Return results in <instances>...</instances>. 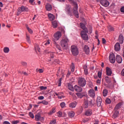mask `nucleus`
I'll return each instance as SVG.
<instances>
[{"mask_svg": "<svg viewBox=\"0 0 124 124\" xmlns=\"http://www.w3.org/2000/svg\"><path fill=\"white\" fill-rule=\"evenodd\" d=\"M89 31L86 29L85 31H81L80 32L81 36L83 40H89V36L88 35Z\"/></svg>", "mask_w": 124, "mask_h": 124, "instance_id": "nucleus-1", "label": "nucleus"}, {"mask_svg": "<svg viewBox=\"0 0 124 124\" xmlns=\"http://www.w3.org/2000/svg\"><path fill=\"white\" fill-rule=\"evenodd\" d=\"M61 37H62V32L58 31L54 34L52 41H53V42L58 41Z\"/></svg>", "mask_w": 124, "mask_h": 124, "instance_id": "nucleus-2", "label": "nucleus"}, {"mask_svg": "<svg viewBox=\"0 0 124 124\" xmlns=\"http://www.w3.org/2000/svg\"><path fill=\"white\" fill-rule=\"evenodd\" d=\"M71 51L73 56H77L79 54V50L78 48L76 46H71Z\"/></svg>", "mask_w": 124, "mask_h": 124, "instance_id": "nucleus-3", "label": "nucleus"}, {"mask_svg": "<svg viewBox=\"0 0 124 124\" xmlns=\"http://www.w3.org/2000/svg\"><path fill=\"white\" fill-rule=\"evenodd\" d=\"M60 43L63 49H66L67 48V45H68V39H63L61 41Z\"/></svg>", "mask_w": 124, "mask_h": 124, "instance_id": "nucleus-4", "label": "nucleus"}, {"mask_svg": "<svg viewBox=\"0 0 124 124\" xmlns=\"http://www.w3.org/2000/svg\"><path fill=\"white\" fill-rule=\"evenodd\" d=\"M78 85L81 87H85L87 84L86 79L83 78H79L78 79Z\"/></svg>", "mask_w": 124, "mask_h": 124, "instance_id": "nucleus-5", "label": "nucleus"}, {"mask_svg": "<svg viewBox=\"0 0 124 124\" xmlns=\"http://www.w3.org/2000/svg\"><path fill=\"white\" fill-rule=\"evenodd\" d=\"M74 14L76 18H79V13H78V4L75 3V6L73 9Z\"/></svg>", "mask_w": 124, "mask_h": 124, "instance_id": "nucleus-6", "label": "nucleus"}, {"mask_svg": "<svg viewBox=\"0 0 124 124\" xmlns=\"http://www.w3.org/2000/svg\"><path fill=\"white\" fill-rule=\"evenodd\" d=\"M28 11H29V8L24 6H22L19 7L18 9V12L19 14L22 13V12H28Z\"/></svg>", "mask_w": 124, "mask_h": 124, "instance_id": "nucleus-7", "label": "nucleus"}, {"mask_svg": "<svg viewBox=\"0 0 124 124\" xmlns=\"http://www.w3.org/2000/svg\"><path fill=\"white\" fill-rule=\"evenodd\" d=\"M109 62L111 63H115V62H116V58H115V55L113 53L109 55Z\"/></svg>", "mask_w": 124, "mask_h": 124, "instance_id": "nucleus-8", "label": "nucleus"}, {"mask_svg": "<svg viewBox=\"0 0 124 124\" xmlns=\"http://www.w3.org/2000/svg\"><path fill=\"white\" fill-rule=\"evenodd\" d=\"M35 120L36 122L40 121L43 122L44 121V118L43 117H41L40 114H37L35 116Z\"/></svg>", "mask_w": 124, "mask_h": 124, "instance_id": "nucleus-9", "label": "nucleus"}, {"mask_svg": "<svg viewBox=\"0 0 124 124\" xmlns=\"http://www.w3.org/2000/svg\"><path fill=\"white\" fill-rule=\"evenodd\" d=\"M101 4L103 5V6L107 7V6H109L110 3H109V1H108L107 0H101Z\"/></svg>", "mask_w": 124, "mask_h": 124, "instance_id": "nucleus-10", "label": "nucleus"}, {"mask_svg": "<svg viewBox=\"0 0 124 124\" xmlns=\"http://www.w3.org/2000/svg\"><path fill=\"white\" fill-rule=\"evenodd\" d=\"M88 94L91 97H94L95 96V93H94V90L93 89H90L88 92Z\"/></svg>", "mask_w": 124, "mask_h": 124, "instance_id": "nucleus-11", "label": "nucleus"}, {"mask_svg": "<svg viewBox=\"0 0 124 124\" xmlns=\"http://www.w3.org/2000/svg\"><path fill=\"white\" fill-rule=\"evenodd\" d=\"M101 103H102V99L100 96L97 97V106L98 107H100L101 106Z\"/></svg>", "mask_w": 124, "mask_h": 124, "instance_id": "nucleus-12", "label": "nucleus"}, {"mask_svg": "<svg viewBox=\"0 0 124 124\" xmlns=\"http://www.w3.org/2000/svg\"><path fill=\"white\" fill-rule=\"evenodd\" d=\"M116 60L118 63H122V62H123V58L120 55H117L116 56Z\"/></svg>", "mask_w": 124, "mask_h": 124, "instance_id": "nucleus-13", "label": "nucleus"}, {"mask_svg": "<svg viewBox=\"0 0 124 124\" xmlns=\"http://www.w3.org/2000/svg\"><path fill=\"white\" fill-rule=\"evenodd\" d=\"M75 90L76 91H77L78 93H81L83 91V88L82 87L78 86V85H75Z\"/></svg>", "mask_w": 124, "mask_h": 124, "instance_id": "nucleus-14", "label": "nucleus"}, {"mask_svg": "<svg viewBox=\"0 0 124 124\" xmlns=\"http://www.w3.org/2000/svg\"><path fill=\"white\" fill-rule=\"evenodd\" d=\"M114 49L115 51H117V52H119V51L121 50V45H120V43H116L114 46Z\"/></svg>", "mask_w": 124, "mask_h": 124, "instance_id": "nucleus-15", "label": "nucleus"}, {"mask_svg": "<svg viewBox=\"0 0 124 124\" xmlns=\"http://www.w3.org/2000/svg\"><path fill=\"white\" fill-rule=\"evenodd\" d=\"M106 73L108 76H111L112 75V70L110 68L107 67L106 68Z\"/></svg>", "mask_w": 124, "mask_h": 124, "instance_id": "nucleus-16", "label": "nucleus"}, {"mask_svg": "<svg viewBox=\"0 0 124 124\" xmlns=\"http://www.w3.org/2000/svg\"><path fill=\"white\" fill-rule=\"evenodd\" d=\"M84 50L87 55H89L90 54V47L88 46H85L84 48Z\"/></svg>", "mask_w": 124, "mask_h": 124, "instance_id": "nucleus-17", "label": "nucleus"}, {"mask_svg": "<svg viewBox=\"0 0 124 124\" xmlns=\"http://www.w3.org/2000/svg\"><path fill=\"white\" fill-rule=\"evenodd\" d=\"M46 8L47 11H51V10H52V5L47 3L46 6Z\"/></svg>", "mask_w": 124, "mask_h": 124, "instance_id": "nucleus-18", "label": "nucleus"}, {"mask_svg": "<svg viewBox=\"0 0 124 124\" xmlns=\"http://www.w3.org/2000/svg\"><path fill=\"white\" fill-rule=\"evenodd\" d=\"M77 105V103L76 102H74L69 104V106L70 108H75Z\"/></svg>", "mask_w": 124, "mask_h": 124, "instance_id": "nucleus-19", "label": "nucleus"}, {"mask_svg": "<svg viewBox=\"0 0 124 124\" xmlns=\"http://www.w3.org/2000/svg\"><path fill=\"white\" fill-rule=\"evenodd\" d=\"M48 18L50 21H54L55 20V16L51 14H48Z\"/></svg>", "mask_w": 124, "mask_h": 124, "instance_id": "nucleus-20", "label": "nucleus"}, {"mask_svg": "<svg viewBox=\"0 0 124 124\" xmlns=\"http://www.w3.org/2000/svg\"><path fill=\"white\" fill-rule=\"evenodd\" d=\"M123 105V103H118L115 107L114 110L117 111L118 109H120L121 108V106Z\"/></svg>", "mask_w": 124, "mask_h": 124, "instance_id": "nucleus-21", "label": "nucleus"}, {"mask_svg": "<svg viewBox=\"0 0 124 124\" xmlns=\"http://www.w3.org/2000/svg\"><path fill=\"white\" fill-rule=\"evenodd\" d=\"M93 114V111L92 109H88L85 111V114L86 116H91Z\"/></svg>", "mask_w": 124, "mask_h": 124, "instance_id": "nucleus-22", "label": "nucleus"}, {"mask_svg": "<svg viewBox=\"0 0 124 124\" xmlns=\"http://www.w3.org/2000/svg\"><path fill=\"white\" fill-rule=\"evenodd\" d=\"M119 41L121 44L124 43V36L123 35L121 34L119 35Z\"/></svg>", "mask_w": 124, "mask_h": 124, "instance_id": "nucleus-23", "label": "nucleus"}, {"mask_svg": "<svg viewBox=\"0 0 124 124\" xmlns=\"http://www.w3.org/2000/svg\"><path fill=\"white\" fill-rule=\"evenodd\" d=\"M46 53H47V54H49L50 56V58L51 59H53L54 58V53L53 52H51L50 51H49V50L48 49H46L45 50Z\"/></svg>", "mask_w": 124, "mask_h": 124, "instance_id": "nucleus-24", "label": "nucleus"}, {"mask_svg": "<svg viewBox=\"0 0 124 124\" xmlns=\"http://www.w3.org/2000/svg\"><path fill=\"white\" fill-rule=\"evenodd\" d=\"M83 69L84 71V74H85V75H88L89 73L88 72V67L87 65H85L83 66Z\"/></svg>", "mask_w": 124, "mask_h": 124, "instance_id": "nucleus-25", "label": "nucleus"}, {"mask_svg": "<svg viewBox=\"0 0 124 124\" xmlns=\"http://www.w3.org/2000/svg\"><path fill=\"white\" fill-rule=\"evenodd\" d=\"M52 23L53 28H54V29H56V28L58 27V21H53Z\"/></svg>", "mask_w": 124, "mask_h": 124, "instance_id": "nucleus-26", "label": "nucleus"}, {"mask_svg": "<svg viewBox=\"0 0 124 124\" xmlns=\"http://www.w3.org/2000/svg\"><path fill=\"white\" fill-rule=\"evenodd\" d=\"M68 116L70 118H73L75 116V113L74 111H71L68 113Z\"/></svg>", "mask_w": 124, "mask_h": 124, "instance_id": "nucleus-27", "label": "nucleus"}, {"mask_svg": "<svg viewBox=\"0 0 124 124\" xmlns=\"http://www.w3.org/2000/svg\"><path fill=\"white\" fill-rule=\"evenodd\" d=\"M26 29L28 31L29 33H32L33 32V31H32V30H31V29L30 28V27H29V25H26Z\"/></svg>", "mask_w": 124, "mask_h": 124, "instance_id": "nucleus-28", "label": "nucleus"}, {"mask_svg": "<svg viewBox=\"0 0 124 124\" xmlns=\"http://www.w3.org/2000/svg\"><path fill=\"white\" fill-rule=\"evenodd\" d=\"M107 94H108V90H107V89H104L103 91V96H107Z\"/></svg>", "mask_w": 124, "mask_h": 124, "instance_id": "nucleus-29", "label": "nucleus"}, {"mask_svg": "<svg viewBox=\"0 0 124 124\" xmlns=\"http://www.w3.org/2000/svg\"><path fill=\"white\" fill-rule=\"evenodd\" d=\"M80 26L81 29H82V30H84L83 31H85L86 30H87V28H86V26H85V24H84L83 23H80Z\"/></svg>", "mask_w": 124, "mask_h": 124, "instance_id": "nucleus-30", "label": "nucleus"}, {"mask_svg": "<svg viewBox=\"0 0 124 124\" xmlns=\"http://www.w3.org/2000/svg\"><path fill=\"white\" fill-rule=\"evenodd\" d=\"M68 89L70 90V91H71L72 92H74V87H73V86L72 85L69 84L68 85Z\"/></svg>", "mask_w": 124, "mask_h": 124, "instance_id": "nucleus-31", "label": "nucleus"}, {"mask_svg": "<svg viewBox=\"0 0 124 124\" xmlns=\"http://www.w3.org/2000/svg\"><path fill=\"white\" fill-rule=\"evenodd\" d=\"M56 112V108H53L48 113L49 115H53L54 113Z\"/></svg>", "mask_w": 124, "mask_h": 124, "instance_id": "nucleus-32", "label": "nucleus"}, {"mask_svg": "<svg viewBox=\"0 0 124 124\" xmlns=\"http://www.w3.org/2000/svg\"><path fill=\"white\" fill-rule=\"evenodd\" d=\"M65 10L68 14H69L70 12H71V10L70 9V6H67Z\"/></svg>", "mask_w": 124, "mask_h": 124, "instance_id": "nucleus-33", "label": "nucleus"}, {"mask_svg": "<svg viewBox=\"0 0 124 124\" xmlns=\"http://www.w3.org/2000/svg\"><path fill=\"white\" fill-rule=\"evenodd\" d=\"M3 52H4V53H5L6 54L9 53V48L7 47H4L3 49Z\"/></svg>", "mask_w": 124, "mask_h": 124, "instance_id": "nucleus-34", "label": "nucleus"}, {"mask_svg": "<svg viewBox=\"0 0 124 124\" xmlns=\"http://www.w3.org/2000/svg\"><path fill=\"white\" fill-rule=\"evenodd\" d=\"M71 69L72 72H74V70L75 69V65L73 63H72V65L71 66Z\"/></svg>", "mask_w": 124, "mask_h": 124, "instance_id": "nucleus-35", "label": "nucleus"}, {"mask_svg": "<svg viewBox=\"0 0 124 124\" xmlns=\"http://www.w3.org/2000/svg\"><path fill=\"white\" fill-rule=\"evenodd\" d=\"M53 43L54 45H55L56 48L58 49L61 50V47L60 46V45H58V44L56 42H53Z\"/></svg>", "mask_w": 124, "mask_h": 124, "instance_id": "nucleus-36", "label": "nucleus"}, {"mask_svg": "<svg viewBox=\"0 0 124 124\" xmlns=\"http://www.w3.org/2000/svg\"><path fill=\"white\" fill-rule=\"evenodd\" d=\"M88 105H89V102H88V101H85L84 105H83L84 108H88Z\"/></svg>", "mask_w": 124, "mask_h": 124, "instance_id": "nucleus-37", "label": "nucleus"}, {"mask_svg": "<svg viewBox=\"0 0 124 124\" xmlns=\"http://www.w3.org/2000/svg\"><path fill=\"white\" fill-rule=\"evenodd\" d=\"M115 112L113 114V118H117L118 117V115H119V111L117 110H115Z\"/></svg>", "mask_w": 124, "mask_h": 124, "instance_id": "nucleus-38", "label": "nucleus"}, {"mask_svg": "<svg viewBox=\"0 0 124 124\" xmlns=\"http://www.w3.org/2000/svg\"><path fill=\"white\" fill-rule=\"evenodd\" d=\"M42 104L44 105H48V104H49V102L44 100L42 101Z\"/></svg>", "mask_w": 124, "mask_h": 124, "instance_id": "nucleus-39", "label": "nucleus"}, {"mask_svg": "<svg viewBox=\"0 0 124 124\" xmlns=\"http://www.w3.org/2000/svg\"><path fill=\"white\" fill-rule=\"evenodd\" d=\"M89 105H94L95 104V101L94 100H91L89 103Z\"/></svg>", "mask_w": 124, "mask_h": 124, "instance_id": "nucleus-40", "label": "nucleus"}, {"mask_svg": "<svg viewBox=\"0 0 124 124\" xmlns=\"http://www.w3.org/2000/svg\"><path fill=\"white\" fill-rule=\"evenodd\" d=\"M26 40L29 43H31V37H30L28 34H26Z\"/></svg>", "mask_w": 124, "mask_h": 124, "instance_id": "nucleus-41", "label": "nucleus"}, {"mask_svg": "<svg viewBox=\"0 0 124 124\" xmlns=\"http://www.w3.org/2000/svg\"><path fill=\"white\" fill-rule=\"evenodd\" d=\"M76 94L79 98H82V97H83V94L81 93H77Z\"/></svg>", "mask_w": 124, "mask_h": 124, "instance_id": "nucleus-42", "label": "nucleus"}, {"mask_svg": "<svg viewBox=\"0 0 124 124\" xmlns=\"http://www.w3.org/2000/svg\"><path fill=\"white\" fill-rule=\"evenodd\" d=\"M43 44L45 46H47V45H49V44H50V40H47L46 42H44Z\"/></svg>", "mask_w": 124, "mask_h": 124, "instance_id": "nucleus-43", "label": "nucleus"}, {"mask_svg": "<svg viewBox=\"0 0 124 124\" xmlns=\"http://www.w3.org/2000/svg\"><path fill=\"white\" fill-rule=\"evenodd\" d=\"M60 106L61 108H64L65 107V103L64 102H62L60 104Z\"/></svg>", "mask_w": 124, "mask_h": 124, "instance_id": "nucleus-44", "label": "nucleus"}, {"mask_svg": "<svg viewBox=\"0 0 124 124\" xmlns=\"http://www.w3.org/2000/svg\"><path fill=\"white\" fill-rule=\"evenodd\" d=\"M105 80H106V82H107V83H110L111 82V81L110 80V79H109V77H105Z\"/></svg>", "mask_w": 124, "mask_h": 124, "instance_id": "nucleus-45", "label": "nucleus"}, {"mask_svg": "<svg viewBox=\"0 0 124 124\" xmlns=\"http://www.w3.org/2000/svg\"><path fill=\"white\" fill-rule=\"evenodd\" d=\"M29 115L30 117H31V118L32 119H33L34 118V115H33V113H32V112H29Z\"/></svg>", "mask_w": 124, "mask_h": 124, "instance_id": "nucleus-46", "label": "nucleus"}, {"mask_svg": "<svg viewBox=\"0 0 124 124\" xmlns=\"http://www.w3.org/2000/svg\"><path fill=\"white\" fill-rule=\"evenodd\" d=\"M62 86V78H60L58 81V87Z\"/></svg>", "mask_w": 124, "mask_h": 124, "instance_id": "nucleus-47", "label": "nucleus"}, {"mask_svg": "<svg viewBox=\"0 0 124 124\" xmlns=\"http://www.w3.org/2000/svg\"><path fill=\"white\" fill-rule=\"evenodd\" d=\"M106 103H107L108 104H110V103H111V100L109 98H107L106 100Z\"/></svg>", "mask_w": 124, "mask_h": 124, "instance_id": "nucleus-48", "label": "nucleus"}, {"mask_svg": "<svg viewBox=\"0 0 124 124\" xmlns=\"http://www.w3.org/2000/svg\"><path fill=\"white\" fill-rule=\"evenodd\" d=\"M40 90H47V87L46 86H41L40 87Z\"/></svg>", "mask_w": 124, "mask_h": 124, "instance_id": "nucleus-49", "label": "nucleus"}, {"mask_svg": "<svg viewBox=\"0 0 124 124\" xmlns=\"http://www.w3.org/2000/svg\"><path fill=\"white\" fill-rule=\"evenodd\" d=\"M38 99H39V100H43V99H44V96H40L38 97Z\"/></svg>", "mask_w": 124, "mask_h": 124, "instance_id": "nucleus-50", "label": "nucleus"}, {"mask_svg": "<svg viewBox=\"0 0 124 124\" xmlns=\"http://www.w3.org/2000/svg\"><path fill=\"white\" fill-rule=\"evenodd\" d=\"M58 117H62V111H59L58 113Z\"/></svg>", "mask_w": 124, "mask_h": 124, "instance_id": "nucleus-51", "label": "nucleus"}, {"mask_svg": "<svg viewBox=\"0 0 124 124\" xmlns=\"http://www.w3.org/2000/svg\"><path fill=\"white\" fill-rule=\"evenodd\" d=\"M102 75V73L100 71L98 72V77L99 78H101V76Z\"/></svg>", "mask_w": 124, "mask_h": 124, "instance_id": "nucleus-52", "label": "nucleus"}, {"mask_svg": "<svg viewBox=\"0 0 124 124\" xmlns=\"http://www.w3.org/2000/svg\"><path fill=\"white\" fill-rule=\"evenodd\" d=\"M56 120L54 119L50 122V124H56Z\"/></svg>", "mask_w": 124, "mask_h": 124, "instance_id": "nucleus-53", "label": "nucleus"}, {"mask_svg": "<svg viewBox=\"0 0 124 124\" xmlns=\"http://www.w3.org/2000/svg\"><path fill=\"white\" fill-rule=\"evenodd\" d=\"M108 30L109 31H114V28L111 26H109L108 28Z\"/></svg>", "mask_w": 124, "mask_h": 124, "instance_id": "nucleus-54", "label": "nucleus"}, {"mask_svg": "<svg viewBox=\"0 0 124 124\" xmlns=\"http://www.w3.org/2000/svg\"><path fill=\"white\" fill-rule=\"evenodd\" d=\"M38 71L39 72V73H42L43 72V69H40L39 70L36 69V72H38Z\"/></svg>", "mask_w": 124, "mask_h": 124, "instance_id": "nucleus-55", "label": "nucleus"}, {"mask_svg": "<svg viewBox=\"0 0 124 124\" xmlns=\"http://www.w3.org/2000/svg\"><path fill=\"white\" fill-rule=\"evenodd\" d=\"M33 1H34V0H29V2L31 3V4H32V5H34V3H33Z\"/></svg>", "mask_w": 124, "mask_h": 124, "instance_id": "nucleus-56", "label": "nucleus"}, {"mask_svg": "<svg viewBox=\"0 0 124 124\" xmlns=\"http://www.w3.org/2000/svg\"><path fill=\"white\" fill-rule=\"evenodd\" d=\"M18 123H19L18 121H13L12 122V124H18Z\"/></svg>", "mask_w": 124, "mask_h": 124, "instance_id": "nucleus-57", "label": "nucleus"}, {"mask_svg": "<svg viewBox=\"0 0 124 124\" xmlns=\"http://www.w3.org/2000/svg\"><path fill=\"white\" fill-rule=\"evenodd\" d=\"M121 12H122V13H124V6L122 7L121 8Z\"/></svg>", "mask_w": 124, "mask_h": 124, "instance_id": "nucleus-58", "label": "nucleus"}, {"mask_svg": "<svg viewBox=\"0 0 124 124\" xmlns=\"http://www.w3.org/2000/svg\"><path fill=\"white\" fill-rule=\"evenodd\" d=\"M121 75L122 76H124V69H123L121 71Z\"/></svg>", "mask_w": 124, "mask_h": 124, "instance_id": "nucleus-59", "label": "nucleus"}, {"mask_svg": "<svg viewBox=\"0 0 124 124\" xmlns=\"http://www.w3.org/2000/svg\"><path fill=\"white\" fill-rule=\"evenodd\" d=\"M102 42L103 44H105L106 43V40H105L104 38L102 39Z\"/></svg>", "mask_w": 124, "mask_h": 124, "instance_id": "nucleus-60", "label": "nucleus"}, {"mask_svg": "<svg viewBox=\"0 0 124 124\" xmlns=\"http://www.w3.org/2000/svg\"><path fill=\"white\" fill-rule=\"evenodd\" d=\"M22 65H24V66H26V65H27V62H22Z\"/></svg>", "mask_w": 124, "mask_h": 124, "instance_id": "nucleus-61", "label": "nucleus"}, {"mask_svg": "<svg viewBox=\"0 0 124 124\" xmlns=\"http://www.w3.org/2000/svg\"><path fill=\"white\" fill-rule=\"evenodd\" d=\"M0 7H3V4L1 2H0Z\"/></svg>", "mask_w": 124, "mask_h": 124, "instance_id": "nucleus-62", "label": "nucleus"}, {"mask_svg": "<svg viewBox=\"0 0 124 124\" xmlns=\"http://www.w3.org/2000/svg\"><path fill=\"white\" fill-rule=\"evenodd\" d=\"M101 82V80H100V79L97 80V83L98 84H100Z\"/></svg>", "mask_w": 124, "mask_h": 124, "instance_id": "nucleus-63", "label": "nucleus"}, {"mask_svg": "<svg viewBox=\"0 0 124 124\" xmlns=\"http://www.w3.org/2000/svg\"><path fill=\"white\" fill-rule=\"evenodd\" d=\"M94 124H98V121H95Z\"/></svg>", "mask_w": 124, "mask_h": 124, "instance_id": "nucleus-64", "label": "nucleus"}]
</instances>
